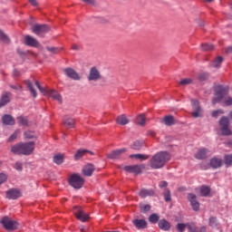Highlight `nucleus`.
Returning <instances> with one entry per match:
<instances>
[{"label": "nucleus", "mask_w": 232, "mask_h": 232, "mask_svg": "<svg viewBox=\"0 0 232 232\" xmlns=\"http://www.w3.org/2000/svg\"><path fill=\"white\" fill-rule=\"evenodd\" d=\"M171 156L167 151H160L153 155L150 160V166L152 169H160L169 162Z\"/></svg>", "instance_id": "nucleus-1"}, {"label": "nucleus", "mask_w": 232, "mask_h": 232, "mask_svg": "<svg viewBox=\"0 0 232 232\" xmlns=\"http://www.w3.org/2000/svg\"><path fill=\"white\" fill-rule=\"evenodd\" d=\"M35 150V142H19L11 147V152L14 155H32Z\"/></svg>", "instance_id": "nucleus-2"}, {"label": "nucleus", "mask_w": 232, "mask_h": 232, "mask_svg": "<svg viewBox=\"0 0 232 232\" xmlns=\"http://www.w3.org/2000/svg\"><path fill=\"white\" fill-rule=\"evenodd\" d=\"M229 91L227 87L218 86L215 90V97L212 99V104H217L224 101L225 106H231L232 98L227 97Z\"/></svg>", "instance_id": "nucleus-3"}, {"label": "nucleus", "mask_w": 232, "mask_h": 232, "mask_svg": "<svg viewBox=\"0 0 232 232\" xmlns=\"http://www.w3.org/2000/svg\"><path fill=\"white\" fill-rule=\"evenodd\" d=\"M219 130L223 137H229L232 131L229 130V118L223 116L219 120Z\"/></svg>", "instance_id": "nucleus-4"}, {"label": "nucleus", "mask_w": 232, "mask_h": 232, "mask_svg": "<svg viewBox=\"0 0 232 232\" xmlns=\"http://www.w3.org/2000/svg\"><path fill=\"white\" fill-rule=\"evenodd\" d=\"M68 181L74 189H81L84 186V178H82L81 175H72Z\"/></svg>", "instance_id": "nucleus-5"}, {"label": "nucleus", "mask_w": 232, "mask_h": 232, "mask_svg": "<svg viewBox=\"0 0 232 232\" xmlns=\"http://www.w3.org/2000/svg\"><path fill=\"white\" fill-rule=\"evenodd\" d=\"M87 79L89 82H97V81L102 79V74H101V71L97 67L93 66L90 69Z\"/></svg>", "instance_id": "nucleus-6"}, {"label": "nucleus", "mask_w": 232, "mask_h": 232, "mask_svg": "<svg viewBox=\"0 0 232 232\" xmlns=\"http://www.w3.org/2000/svg\"><path fill=\"white\" fill-rule=\"evenodd\" d=\"M72 213L78 220H81V222H86L90 218V216L86 214L81 207H74L72 208Z\"/></svg>", "instance_id": "nucleus-7"}, {"label": "nucleus", "mask_w": 232, "mask_h": 232, "mask_svg": "<svg viewBox=\"0 0 232 232\" xmlns=\"http://www.w3.org/2000/svg\"><path fill=\"white\" fill-rule=\"evenodd\" d=\"M23 196V192L19 188H10L5 192V198L8 200H17V198H21Z\"/></svg>", "instance_id": "nucleus-8"}, {"label": "nucleus", "mask_w": 232, "mask_h": 232, "mask_svg": "<svg viewBox=\"0 0 232 232\" xmlns=\"http://www.w3.org/2000/svg\"><path fill=\"white\" fill-rule=\"evenodd\" d=\"M1 223L5 229H7L8 231H14V229H17V222L12 220L10 218H4Z\"/></svg>", "instance_id": "nucleus-9"}, {"label": "nucleus", "mask_w": 232, "mask_h": 232, "mask_svg": "<svg viewBox=\"0 0 232 232\" xmlns=\"http://www.w3.org/2000/svg\"><path fill=\"white\" fill-rule=\"evenodd\" d=\"M32 31L35 35H41V34H48L50 27L46 24H36L33 26Z\"/></svg>", "instance_id": "nucleus-10"}, {"label": "nucleus", "mask_w": 232, "mask_h": 232, "mask_svg": "<svg viewBox=\"0 0 232 232\" xmlns=\"http://www.w3.org/2000/svg\"><path fill=\"white\" fill-rule=\"evenodd\" d=\"M44 95H45V97H52V99L57 101L60 104L63 102V96L53 89H47Z\"/></svg>", "instance_id": "nucleus-11"}, {"label": "nucleus", "mask_w": 232, "mask_h": 232, "mask_svg": "<svg viewBox=\"0 0 232 232\" xmlns=\"http://www.w3.org/2000/svg\"><path fill=\"white\" fill-rule=\"evenodd\" d=\"M123 169L127 173H136V175H139V173H142V169H144V166L143 165L125 166L123 167Z\"/></svg>", "instance_id": "nucleus-12"}, {"label": "nucleus", "mask_w": 232, "mask_h": 232, "mask_svg": "<svg viewBox=\"0 0 232 232\" xmlns=\"http://www.w3.org/2000/svg\"><path fill=\"white\" fill-rule=\"evenodd\" d=\"M188 199L190 202V206L194 211H198L200 209V203L197 200V196L195 194H188Z\"/></svg>", "instance_id": "nucleus-13"}, {"label": "nucleus", "mask_w": 232, "mask_h": 232, "mask_svg": "<svg viewBox=\"0 0 232 232\" xmlns=\"http://www.w3.org/2000/svg\"><path fill=\"white\" fill-rule=\"evenodd\" d=\"M126 151L127 150L125 148L112 150L107 154V159H111V160L121 159V155H122V153H126Z\"/></svg>", "instance_id": "nucleus-14"}, {"label": "nucleus", "mask_w": 232, "mask_h": 232, "mask_svg": "<svg viewBox=\"0 0 232 232\" xmlns=\"http://www.w3.org/2000/svg\"><path fill=\"white\" fill-rule=\"evenodd\" d=\"M191 104H192V117L195 119H198L200 117V103L197 100H191Z\"/></svg>", "instance_id": "nucleus-15"}, {"label": "nucleus", "mask_w": 232, "mask_h": 232, "mask_svg": "<svg viewBox=\"0 0 232 232\" xmlns=\"http://www.w3.org/2000/svg\"><path fill=\"white\" fill-rule=\"evenodd\" d=\"M208 153H209V150L207 148H201L196 152L195 159L198 160H204L208 159Z\"/></svg>", "instance_id": "nucleus-16"}, {"label": "nucleus", "mask_w": 232, "mask_h": 232, "mask_svg": "<svg viewBox=\"0 0 232 232\" xmlns=\"http://www.w3.org/2000/svg\"><path fill=\"white\" fill-rule=\"evenodd\" d=\"M64 73L65 75H67V77L72 79L73 81H81V76L79 75V73H77V72H75V70L72 68L64 69Z\"/></svg>", "instance_id": "nucleus-17"}, {"label": "nucleus", "mask_w": 232, "mask_h": 232, "mask_svg": "<svg viewBox=\"0 0 232 232\" xmlns=\"http://www.w3.org/2000/svg\"><path fill=\"white\" fill-rule=\"evenodd\" d=\"M24 44H26V46H32L33 48H37V46H39V42L37 41V39L30 35H26L24 37Z\"/></svg>", "instance_id": "nucleus-18"}, {"label": "nucleus", "mask_w": 232, "mask_h": 232, "mask_svg": "<svg viewBox=\"0 0 232 232\" xmlns=\"http://www.w3.org/2000/svg\"><path fill=\"white\" fill-rule=\"evenodd\" d=\"M93 171H99V169L95 168V165L92 163L86 164L82 169L83 175H92Z\"/></svg>", "instance_id": "nucleus-19"}, {"label": "nucleus", "mask_w": 232, "mask_h": 232, "mask_svg": "<svg viewBox=\"0 0 232 232\" xmlns=\"http://www.w3.org/2000/svg\"><path fill=\"white\" fill-rule=\"evenodd\" d=\"M3 124L5 126H14L15 124V120L13 118L12 115L5 114L2 117Z\"/></svg>", "instance_id": "nucleus-20"}, {"label": "nucleus", "mask_w": 232, "mask_h": 232, "mask_svg": "<svg viewBox=\"0 0 232 232\" xmlns=\"http://www.w3.org/2000/svg\"><path fill=\"white\" fill-rule=\"evenodd\" d=\"M10 97H12V92H9L2 95L0 99V108H3V106H6V104L10 102Z\"/></svg>", "instance_id": "nucleus-21"}, {"label": "nucleus", "mask_w": 232, "mask_h": 232, "mask_svg": "<svg viewBox=\"0 0 232 232\" xmlns=\"http://www.w3.org/2000/svg\"><path fill=\"white\" fill-rule=\"evenodd\" d=\"M24 84L26 88L29 90L30 93L33 95L34 99L37 97V91L34 88V83L30 80H25Z\"/></svg>", "instance_id": "nucleus-22"}, {"label": "nucleus", "mask_w": 232, "mask_h": 232, "mask_svg": "<svg viewBox=\"0 0 232 232\" xmlns=\"http://www.w3.org/2000/svg\"><path fill=\"white\" fill-rule=\"evenodd\" d=\"M133 225L135 227H137V229H146L148 223L144 219H134Z\"/></svg>", "instance_id": "nucleus-23"}, {"label": "nucleus", "mask_w": 232, "mask_h": 232, "mask_svg": "<svg viewBox=\"0 0 232 232\" xmlns=\"http://www.w3.org/2000/svg\"><path fill=\"white\" fill-rule=\"evenodd\" d=\"M159 227L163 231H169V229L171 228V224H169V221L166 219H161L159 222Z\"/></svg>", "instance_id": "nucleus-24"}, {"label": "nucleus", "mask_w": 232, "mask_h": 232, "mask_svg": "<svg viewBox=\"0 0 232 232\" xmlns=\"http://www.w3.org/2000/svg\"><path fill=\"white\" fill-rule=\"evenodd\" d=\"M63 126L68 130H70V128H75V120H73V118L65 117L63 119Z\"/></svg>", "instance_id": "nucleus-25"}, {"label": "nucleus", "mask_w": 232, "mask_h": 232, "mask_svg": "<svg viewBox=\"0 0 232 232\" xmlns=\"http://www.w3.org/2000/svg\"><path fill=\"white\" fill-rule=\"evenodd\" d=\"M155 195V191L152 189H141L140 191V197L141 198H146V197H153Z\"/></svg>", "instance_id": "nucleus-26"}, {"label": "nucleus", "mask_w": 232, "mask_h": 232, "mask_svg": "<svg viewBox=\"0 0 232 232\" xmlns=\"http://www.w3.org/2000/svg\"><path fill=\"white\" fill-rule=\"evenodd\" d=\"M162 121L165 126H173L175 124V118L171 115H167L163 118Z\"/></svg>", "instance_id": "nucleus-27"}, {"label": "nucleus", "mask_w": 232, "mask_h": 232, "mask_svg": "<svg viewBox=\"0 0 232 232\" xmlns=\"http://www.w3.org/2000/svg\"><path fill=\"white\" fill-rule=\"evenodd\" d=\"M210 166H211V168H214L215 169H217V168H220V166H222V160H220L218 158H212L210 160Z\"/></svg>", "instance_id": "nucleus-28"}, {"label": "nucleus", "mask_w": 232, "mask_h": 232, "mask_svg": "<svg viewBox=\"0 0 232 232\" xmlns=\"http://www.w3.org/2000/svg\"><path fill=\"white\" fill-rule=\"evenodd\" d=\"M88 153V150L85 149H80L76 151L74 154V160H79L80 159H82Z\"/></svg>", "instance_id": "nucleus-29"}, {"label": "nucleus", "mask_w": 232, "mask_h": 232, "mask_svg": "<svg viewBox=\"0 0 232 232\" xmlns=\"http://www.w3.org/2000/svg\"><path fill=\"white\" fill-rule=\"evenodd\" d=\"M116 122H117V124H121V126H126V124H128V122H130V121L128 120L126 115L121 114L117 118Z\"/></svg>", "instance_id": "nucleus-30"}, {"label": "nucleus", "mask_w": 232, "mask_h": 232, "mask_svg": "<svg viewBox=\"0 0 232 232\" xmlns=\"http://www.w3.org/2000/svg\"><path fill=\"white\" fill-rule=\"evenodd\" d=\"M53 160L54 164L61 166V164H63V162H64V155L56 154L53 156Z\"/></svg>", "instance_id": "nucleus-31"}, {"label": "nucleus", "mask_w": 232, "mask_h": 232, "mask_svg": "<svg viewBox=\"0 0 232 232\" xmlns=\"http://www.w3.org/2000/svg\"><path fill=\"white\" fill-rule=\"evenodd\" d=\"M224 62V58L222 56H218L211 63L213 68H220V65Z\"/></svg>", "instance_id": "nucleus-32"}, {"label": "nucleus", "mask_w": 232, "mask_h": 232, "mask_svg": "<svg viewBox=\"0 0 232 232\" xmlns=\"http://www.w3.org/2000/svg\"><path fill=\"white\" fill-rule=\"evenodd\" d=\"M130 159H137L138 160H148L150 156L144 154H132L130 155Z\"/></svg>", "instance_id": "nucleus-33"}, {"label": "nucleus", "mask_w": 232, "mask_h": 232, "mask_svg": "<svg viewBox=\"0 0 232 232\" xmlns=\"http://www.w3.org/2000/svg\"><path fill=\"white\" fill-rule=\"evenodd\" d=\"M142 146H144V141L136 140L133 142L131 149L139 150L142 149Z\"/></svg>", "instance_id": "nucleus-34"}, {"label": "nucleus", "mask_w": 232, "mask_h": 232, "mask_svg": "<svg viewBox=\"0 0 232 232\" xmlns=\"http://www.w3.org/2000/svg\"><path fill=\"white\" fill-rule=\"evenodd\" d=\"M17 121H18V124L20 126H28V118L19 116V117H17Z\"/></svg>", "instance_id": "nucleus-35"}, {"label": "nucleus", "mask_w": 232, "mask_h": 232, "mask_svg": "<svg viewBox=\"0 0 232 232\" xmlns=\"http://www.w3.org/2000/svg\"><path fill=\"white\" fill-rule=\"evenodd\" d=\"M137 124H139V126H144L146 124V116L144 114H140L137 117Z\"/></svg>", "instance_id": "nucleus-36"}, {"label": "nucleus", "mask_w": 232, "mask_h": 232, "mask_svg": "<svg viewBox=\"0 0 232 232\" xmlns=\"http://www.w3.org/2000/svg\"><path fill=\"white\" fill-rule=\"evenodd\" d=\"M201 50L203 52H211V50H215V46L209 44H201Z\"/></svg>", "instance_id": "nucleus-37"}, {"label": "nucleus", "mask_w": 232, "mask_h": 232, "mask_svg": "<svg viewBox=\"0 0 232 232\" xmlns=\"http://www.w3.org/2000/svg\"><path fill=\"white\" fill-rule=\"evenodd\" d=\"M201 197H208L211 193V189L208 187L203 186L200 188Z\"/></svg>", "instance_id": "nucleus-38"}, {"label": "nucleus", "mask_w": 232, "mask_h": 232, "mask_svg": "<svg viewBox=\"0 0 232 232\" xmlns=\"http://www.w3.org/2000/svg\"><path fill=\"white\" fill-rule=\"evenodd\" d=\"M160 218L159 217V215L157 214H152L149 217V222H150V224H157V222H159V219Z\"/></svg>", "instance_id": "nucleus-39"}, {"label": "nucleus", "mask_w": 232, "mask_h": 232, "mask_svg": "<svg viewBox=\"0 0 232 232\" xmlns=\"http://www.w3.org/2000/svg\"><path fill=\"white\" fill-rule=\"evenodd\" d=\"M163 196L165 198V202H169L171 200V191H169V189L165 188Z\"/></svg>", "instance_id": "nucleus-40"}, {"label": "nucleus", "mask_w": 232, "mask_h": 232, "mask_svg": "<svg viewBox=\"0 0 232 232\" xmlns=\"http://www.w3.org/2000/svg\"><path fill=\"white\" fill-rule=\"evenodd\" d=\"M45 48H46L47 52H50V53H53L54 55L59 53V52L61 51V49L59 47L46 46Z\"/></svg>", "instance_id": "nucleus-41"}, {"label": "nucleus", "mask_w": 232, "mask_h": 232, "mask_svg": "<svg viewBox=\"0 0 232 232\" xmlns=\"http://www.w3.org/2000/svg\"><path fill=\"white\" fill-rule=\"evenodd\" d=\"M224 161H225L226 166H231L232 165V154L225 155Z\"/></svg>", "instance_id": "nucleus-42"}, {"label": "nucleus", "mask_w": 232, "mask_h": 232, "mask_svg": "<svg viewBox=\"0 0 232 232\" xmlns=\"http://www.w3.org/2000/svg\"><path fill=\"white\" fill-rule=\"evenodd\" d=\"M0 40L3 41L4 43H10V38L0 30Z\"/></svg>", "instance_id": "nucleus-43"}, {"label": "nucleus", "mask_w": 232, "mask_h": 232, "mask_svg": "<svg viewBox=\"0 0 232 232\" xmlns=\"http://www.w3.org/2000/svg\"><path fill=\"white\" fill-rule=\"evenodd\" d=\"M141 213H148L150 209H151V206L146 205V204H141L140 206Z\"/></svg>", "instance_id": "nucleus-44"}, {"label": "nucleus", "mask_w": 232, "mask_h": 232, "mask_svg": "<svg viewBox=\"0 0 232 232\" xmlns=\"http://www.w3.org/2000/svg\"><path fill=\"white\" fill-rule=\"evenodd\" d=\"M191 82H193V80L189 79V78H185L183 80H181L179 84H180L181 86H188V84H191Z\"/></svg>", "instance_id": "nucleus-45"}, {"label": "nucleus", "mask_w": 232, "mask_h": 232, "mask_svg": "<svg viewBox=\"0 0 232 232\" xmlns=\"http://www.w3.org/2000/svg\"><path fill=\"white\" fill-rule=\"evenodd\" d=\"M24 139H35V134L34 131L27 130L24 133Z\"/></svg>", "instance_id": "nucleus-46"}, {"label": "nucleus", "mask_w": 232, "mask_h": 232, "mask_svg": "<svg viewBox=\"0 0 232 232\" xmlns=\"http://www.w3.org/2000/svg\"><path fill=\"white\" fill-rule=\"evenodd\" d=\"M198 81H208L209 79V74L208 72H202L198 77Z\"/></svg>", "instance_id": "nucleus-47"}, {"label": "nucleus", "mask_w": 232, "mask_h": 232, "mask_svg": "<svg viewBox=\"0 0 232 232\" xmlns=\"http://www.w3.org/2000/svg\"><path fill=\"white\" fill-rule=\"evenodd\" d=\"M209 226L211 227H217L218 226V223L217 221V218H209Z\"/></svg>", "instance_id": "nucleus-48"}, {"label": "nucleus", "mask_w": 232, "mask_h": 232, "mask_svg": "<svg viewBox=\"0 0 232 232\" xmlns=\"http://www.w3.org/2000/svg\"><path fill=\"white\" fill-rule=\"evenodd\" d=\"M34 84H35L36 88H38L39 92H41V93H43L44 95V93H46V91L48 89L43 88V86H41V83H39L37 81L34 82Z\"/></svg>", "instance_id": "nucleus-49"}, {"label": "nucleus", "mask_w": 232, "mask_h": 232, "mask_svg": "<svg viewBox=\"0 0 232 232\" xmlns=\"http://www.w3.org/2000/svg\"><path fill=\"white\" fill-rule=\"evenodd\" d=\"M19 130H15L10 137H9V142H12L14 140H15V139H17V137H19Z\"/></svg>", "instance_id": "nucleus-50"}, {"label": "nucleus", "mask_w": 232, "mask_h": 232, "mask_svg": "<svg viewBox=\"0 0 232 232\" xmlns=\"http://www.w3.org/2000/svg\"><path fill=\"white\" fill-rule=\"evenodd\" d=\"M186 227H188V225L182 223H179L177 226L178 231L179 232H184V229H186Z\"/></svg>", "instance_id": "nucleus-51"}, {"label": "nucleus", "mask_w": 232, "mask_h": 232, "mask_svg": "<svg viewBox=\"0 0 232 232\" xmlns=\"http://www.w3.org/2000/svg\"><path fill=\"white\" fill-rule=\"evenodd\" d=\"M223 113H224V111L219 109V110L214 111L211 115H212V117L217 118V117H218V115H223Z\"/></svg>", "instance_id": "nucleus-52"}, {"label": "nucleus", "mask_w": 232, "mask_h": 232, "mask_svg": "<svg viewBox=\"0 0 232 232\" xmlns=\"http://www.w3.org/2000/svg\"><path fill=\"white\" fill-rule=\"evenodd\" d=\"M82 1L86 5H91V6H95V5H97V2L95 0H82Z\"/></svg>", "instance_id": "nucleus-53"}, {"label": "nucleus", "mask_w": 232, "mask_h": 232, "mask_svg": "<svg viewBox=\"0 0 232 232\" xmlns=\"http://www.w3.org/2000/svg\"><path fill=\"white\" fill-rule=\"evenodd\" d=\"M188 232H197V227L195 225H188Z\"/></svg>", "instance_id": "nucleus-54"}, {"label": "nucleus", "mask_w": 232, "mask_h": 232, "mask_svg": "<svg viewBox=\"0 0 232 232\" xmlns=\"http://www.w3.org/2000/svg\"><path fill=\"white\" fill-rule=\"evenodd\" d=\"M159 186H160V188H168V182L167 181H160Z\"/></svg>", "instance_id": "nucleus-55"}, {"label": "nucleus", "mask_w": 232, "mask_h": 232, "mask_svg": "<svg viewBox=\"0 0 232 232\" xmlns=\"http://www.w3.org/2000/svg\"><path fill=\"white\" fill-rule=\"evenodd\" d=\"M6 175H0V184H3V182H6Z\"/></svg>", "instance_id": "nucleus-56"}, {"label": "nucleus", "mask_w": 232, "mask_h": 232, "mask_svg": "<svg viewBox=\"0 0 232 232\" xmlns=\"http://www.w3.org/2000/svg\"><path fill=\"white\" fill-rule=\"evenodd\" d=\"M15 169H17L18 171H21V169H23V166L21 165V163L16 162L15 166H14Z\"/></svg>", "instance_id": "nucleus-57"}, {"label": "nucleus", "mask_w": 232, "mask_h": 232, "mask_svg": "<svg viewBox=\"0 0 232 232\" xmlns=\"http://www.w3.org/2000/svg\"><path fill=\"white\" fill-rule=\"evenodd\" d=\"M10 88H12L13 90H23V86L21 85H17V86L10 85Z\"/></svg>", "instance_id": "nucleus-58"}, {"label": "nucleus", "mask_w": 232, "mask_h": 232, "mask_svg": "<svg viewBox=\"0 0 232 232\" xmlns=\"http://www.w3.org/2000/svg\"><path fill=\"white\" fill-rule=\"evenodd\" d=\"M29 3H30L33 6H37V5H38L37 0H29Z\"/></svg>", "instance_id": "nucleus-59"}, {"label": "nucleus", "mask_w": 232, "mask_h": 232, "mask_svg": "<svg viewBox=\"0 0 232 232\" xmlns=\"http://www.w3.org/2000/svg\"><path fill=\"white\" fill-rule=\"evenodd\" d=\"M225 146H227V148H231V146H232V140H229V141H226L225 142Z\"/></svg>", "instance_id": "nucleus-60"}, {"label": "nucleus", "mask_w": 232, "mask_h": 232, "mask_svg": "<svg viewBox=\"0 0 232 232\" xmlns=\"http://www.w3.org/2000/svg\"><path fill=\"white\" fill-rule=\"evenodd\" d=\"M148 135H150V137H155L156 133L153 130H149Z\"/></svg>", "instance_id": "nucleus-61"}, {"label": "nucleus", "mask_w": 232, "mask_h": 232, "mask_svg": "<svg viewBox=\"0 0 232 232\" xmlns=\"http://www.w3.org/2000/svg\"><path fill=\"white\" fill-rule=\"evenodd\" d=\"M14 77H19V71L14 70Z\"/></svg>", "instance_id": "nucleus-62"}, {"label": "nucleus", "mask_w": 232, "mask_h": 232, "mask_svg": "<svg viewBox=\"0 0 232 232\" xmlns=\"http://www.w3.org/2000/svg\"><path fill=\"white\" fill-rule=\"evenodd\" d=\"M227 53H232V46L227 48Z\"/></svg>", "instance_id": "nucleus-63"}, {"label": "nucleus", "mask_w": 232, "mask_h": 232, "mask_svg": "<svg viewBox=\"0 0 232 232\" xmlns=\"http://www.w3.org/2000/svg\"><path fill=\"white\" fill-rule=\"evenodd\" d=\"M72 50H79V45H77V44H74V45H72Z\"/></svg>", "instance_id": "nucleus-64"}]
</instances>
